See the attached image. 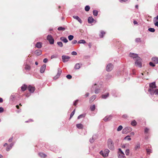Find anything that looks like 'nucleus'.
Instances as JSON below:
<instances>
[{
    "instance_id": "1",
    "label": "nucleus",
    "mask_w": 158,
    "mask_h": 158,
    "mask_svg": "<svg viewBox=\"0 0 158 158\" xmlns=\"http://www.w3.org/2000/svg\"><path fill=\"white\" fill-rule=\"evenodd\" d=\"M151 96V98L154 101L158 100V89H155L149 92Z\"/></svg>"
},
{
    "instance_id": "2",
    "label": "nucleus",
    "mask_w": 158,
    "mask_h": 158,
    "mask_svg": "<svg viewBox=\"0 0 158 158\" xmlns=\"http://www.w3.org/2000/svg\"><path fill=\"white\" fill-rule=\"evenodd\" d=\"M108 148L111 150H114V144L111 139H109L107 140Z\"/></svg>"
},
{
    "instance_id": "3",
    "label": "nucleus",
    "mask_w": 158,
    "mask_h": 158,
    "mask_svg": "<svg viewBox=\"0 0 158 158\" xmlns=\"http://www.w3.org/2000/svg\"><path fill=\"white\" fill-rule=\"evenodd\" d=\"M135 64L136 66L139 68H141L142 66L141 59L139 57H136V59L135 60Z\"/></svg>"
},
{
    "instance_id": "4",
    "label": "nucleus",
    "mask_w": 158,
    "mask_h": 158,
    "mask_svg": "<svg viewBox=\"0 0 158 158\" xmlns=\"http://www.w3.org/2000/svg\"><path fill=\"white\" fill-rule=\"evenodd\" d=\"M118 158H126L124 153L121 148H119L118 149Z\"/></svg>"
},
{
    "instance_id": "5",
    "label": "nucleus",
    "mask_w": 158,
    "mask_h": 158,
    "mask_svg": "<svg viewBox=\"0 0 158 158\" xmlns=\"http://www.w3.org/2000/svg\"><path fill=\"white\" fill-rule=\"evenodd\" d=\"M149 87L150 88L148 90V92L151 91V90L155 89L156 87V82H153L150 83L149 84Z\"/></svg>"
},
{
    "instance_id": "6",
    "label": "nucleus",
    "mask_w": 158,
    "mask_h": 158,
    "mask_svg": "<svg viewBox=\"0 0 158 158\" xmlns=\"http://www.w3.org/2000/svg\"><path fill=\"white\" fill-rule=\"evenodd\" d=\"M132 130L131 127H126L124 128L122 131L123 134H127L129 132L131 131Z\"/></svg>"
},
{
    "instance_id": "7",
    "label": "nucleus",
    "mask_w": 158,
    "mask_h": 158,
    "mask_svg": "<svg viewBox=\"0 0 158 158\" xmlns=\"http://www.w3.org/2000/svg\"><path fill=\"white\" fill-rule=\"evenodd\" d=\"M47 39L48 40L51 44H53L54 43V40L51 35H48L47 37Z\"/></svg>"
},
{
    "instance_id": "8",
    "label": "nucleus",
    "mask_w": 158,
    "mask_h": 158,
    "mask_svg": "<svg viewBox=\"0 0 158 158\" xmlns=\"http://www.w3.org/2000/svg\"><path fill=\"white\" fill-rule=\"evenodd\" d=\"M113 68V65L111 63H109L107 65L106 70L108 72H110L112 70Z\"/></svg>"
},
{
    "instance_id": "9",
    "label": "nucleus",
    "mask_w": 158,
    "mask_h": 158,
    "mask_svg": "<svg viewBox=\"0 0 158 158\" xmlns=\"http://www.w3.org/2000/svg\"><path fill=\"white\" fill-rule=\"evenodd\" d=\"M62 61L63 62H67L70 58V57L67 56L63 55L62 56Z\"/></svg>"
},
{
    "instance_id": "10",
    "label": "nucleus",
    "mask_w": 158,
    "mask_h": 158,
    "mask_svg": "<svg viewBox=\"0 0 158 158\" xmlns=\"http://www.w3.org/2000/svg\"><path fill=\"white\" fill-rule=\"evenodd\" d=\"M96 85V84H95L94 86H93V88H95V93L96 94H98L100 92V90L101 89V86L100 85V86H98V88L95 87V86Z\"/></svg>"
},
{
    "instance_id": "11",
    "label": "nucleus",
    "mask_w": 158,
    "mask_h": 158,
    "mask_svg": "<svg viewBox=\"0 0 158 158\" xmlns=\"http://www.w3.org/2000/svg\"><path fill=\"white\" fill-rule=\"evenodd\" d=\"M62 73V70L60 69H58V72L56 75L54 77V79L55 80L57 79L60 76Z\"/></svg>"
},
{
    "instance_id": "12",
    "label": "nucleus",
    "mask_w": 158,
    "mask_h": 158,
    "mask_svg": "<svg viewBox=\"0 0 158 158\" xmlns=\"http://www.w3.org/2000/svg\"><path fill=\"white\" fill-rule=\"evenodd\" d=\"M129 56L132 57L135 60H136V57H139L137 54L134 53H130L129 54Z\"/></svg>"
},
{
    "instance_id": "13",
    "label": "nucleus",
    "mask_w": 158,
    "mask_h": 158,
    "mask_svg": "<svg viewBox=\"0 0 158 158\" xmlns=\"http://www.w3.org/2000/svg\"><path fill=\"white\" fill-rule=\"evenodd\" d=\"M112 117V116L111 115L106 116L103 119V120L105 122H107L109 121L111 119Z\"/></svg>"
},
{
    "instance_id": "14",
    "label": "nucleus",
    "mask_w": 158,
    "mask_h": 158,
    "mask_svg": "<svg viewBox=\"0 0 158 158\" xmlns=\"http://www.w3.org/2000/svg\"><path fill=\"white\" fill-rule=\"evenodd\" d=\"M28 89L31 93H33L35 90L34 87H32L31 85H29L28 87Z\"/></svg>"
},
{
    "instance_id": "15",
    "label": "nucleus",
    "mask_w": 158,
    "mask_h": 158,
    "mask_svg": "<svg viewBox=\"0 0 158 158\" xmlns=\"http://www.w3.org/2000/svg\"><path fill=\"white\" fill-rule=\"evenodd\" d=\"M46 65L45 64H43L40 68V72L41 73H43L46 69Z\"/></svg>"
},
{
    "instance_id": "16",
    "label": "nucleus",
    "mask_w": 158,
    "mask_h": 158,
    "mask_svg": "<svg viewBox=\"0 0 158 158\" xmlns=\"http://www.w3.org/2000/svg\"><path fill=\"white\" fill-rule=\"evenodd\" d=\"M73 18L77 20L81 24L82 23V21L81 19L77 16H73Z\"/></svg>"
},
{
    "instance_id": "17",
    "label": "nucleus",
    "mask_w": 158,
    "mask_h": 158,
    "mask_svg": "<svg viewBox=\"0 0 158 158\" xmlns=\"http://www.w3.org/2000/svg\"><path fill=\"white\" fill-rule=\"evenodd\" d=\"M94 19L92 16L89 17L88 19V22L89 23H91L94 22Z\"/></svg>"
},
{
    "instance_id": "18",
    "label": "nucleus",
    "mask_w": 158,
    "mask_h": 158,
    "mask_svg": "<svg viewBox=\"0 0 158 158\" xmlns=\"http://www.w3.org/2000/svg\"><path fill=\"white\" fill-rule=\"evenodd\" d=\"M96 98V96L95 95H94L92 96L89 98V102L90 103L92 102Z\"/></svg>"
},
{
    "instance_id": "19",
    "label": "nucleus",
    "mask_w": 158,
    "mask_h": 158,
    "mask_svg": "<svg viewBox=\"0 0 158 158\" xmlns=\"http://www.w3.org/2000/svg\"><path fill=\"white\" fill-rule=\"evenodd\" d=\"M152 60L155 62V63L158 64V58L156 57H154L152 58Z\"/></svg>"
},
{
    "instance_id": "20",
    "label": "nucleus",
    "mask_w": 158,
    "mask_h": 158,
    "mask_svg": "<svg viewBox=\"0 0 158 158\" xmlns=\"http://www.w3.org/2000/svg\"><path fill=\"white\" fill-rule=\"evenodd\" d=\"M110 152V151L107 149H106L104 151V153L105 154L104 156H107L108 155V154Z\"/></svg>"
},
{
    "instance_id": "21",
    "label": "nucleus",
    "mask_w": 158,
    "mask_h": 158,
    "mask_svg": "<svg viewBox=\"0 0 158 158\" xmlns=\"http://www.w3.org/2000/svg\"><path fill=\"white\" fill-rule=\"evenodd\" d=\"M35 47L38 48H40L42 47V43L41 42H37L35 45Z\"/></svg>"
},
{
    "instance_id": "22",
    "label": "nucleus",
    "mask_w": 158,
    "mask_h": 158,
    "mask_svg": "<svg viewBox=\"0 0 158 158\" xmlns=\"http://www.w3.org/2000/svg\"><path fill=\"white\" fill-rule=\"evenodd\" d=\"M109 96V93H107L105 94H103L102 96V98L103 99H106L107 97H108Z\"/></svg>"
},
{
    "instance_id": "23",
    "label": "nucleus",
    "mask_w": 158,
    "mask_h": 158,
    "mask_svg": "<svg viewBox=\"0 0 158 158\" xmlns=\"http://www.w3.org/2000/svg\"><path fill=\"white\" fill-rule=\"evenodd\" d=\"M60 40L64 43H66L68 42V40L67 38L64 37H61L60 38Z\"/></svg>"
},
{
    "instance_id": "24",
    "label": "nucleus",
    "mask_w": 158,
    "mask_h": 158,
    "mask_svg": "<svg viewBox=\"0 0 158 158\" xmlns=\"http://www.w3.org/2000/svg\"><path fill=\"white\" fill-rule=\"evenodd\" d=\"M42 51L40 50H38L35 51V54L37 56H39L41 55Z\"/></svg>"
},
{
    "instance_id": "25",
    "label": "nucleus",
    "mask_w": 158,
    "mask_h": 158,
    "mask_svg": "<svg viewBox=\"0 0 158 158\" xmlns=\"http://www.w3.org/2000/svg\"><path fill=\"white\" fill-rule=\"evenodd\" d=\"M76 127L79 129H82L83 128V125L81 123L77 124Z\"/></svg>"
},
{
    "instance_id": "26",
    "label": "nucleus",
    "mask_w": 158,
    "mask_h": 158,
    "mask_svg": "<svg viewBox=\"0 0 158 158\" xmlns=\"http://www.w3.org/2000/svg\"><path fill=\"white\" fill-rule=\"evenodd\" d=\"M80 65H81V64H80L79 63L76 64L75 65L74 68L76 69H79L80 68Z\"/></svg>"
},
{
    "instance_id": "27",
    "label": "nucleus",
    "mask_w": 158,
    "mask_h": 158,
    "mask_svg": "<svg viewBox=\"0 0 158 158\" xmlns=\"http://www.w3.org/2000/svg\"><path fill=\"white\" fill-rule=\"evenodd\" d=\"M27 88V86L25 85H23L21 87L22 90L23 91H25Z\"/></svg>"
},
{
    "instance_id": "28",
    "label": "nucleus",
    "mask_w": 158,
    "mask_h": 158,
    "mask_svg": "<svg viewBox=\"0 0 158 158\" xmlns=\"http://www.w3.org/2000/svg\"><path fill=\"white\" fill-rule=\"evenodd\" d=\"M137 124V122L135 120L132 121L131 122V124L133 126H135Z\"/></svg>"
},
{
    "instance_id": "29",
    "label": "nucleus",
    "mask_w": 158,
    "mask_h": 158,
    "mask_svg": "<svg viewBox=\"0 0 158 158\" xmlns=\"http://www.w3.org/2000/svg\"><path fill=\"white\" fill-rule=\"evenodd\" d=\"M93 15L96 16L98 15V11L96 10H94L93 11Z\"/></svg>"
},
{
    "instance_id": "30",
    "label": "nucleus",
    "mask_w": 158,
    "mask_h": 158,
    "mask_svg": "<svg viewBox=\"0 0 158 158\" xmlns=\"http://www.w3.org/2000/svg\"><path fill=\"white\" fill-rule=\"evenodd\" d=\"M95 109V106L94 105H92L90 107V109L91 111H94Z\"/></svg>"
},
{
    "instance_id": "31",
    "label": "nucleus",
    "mask_w": 158,
    "mask_h": 158,
    "mask_svg": "<svg viewBox=\"0 0 158 158\" xmlns=\"http://www.w3.org/2000/svg\"><path fill=\"white\" fill-rule=\"evenodd\" d=\"M39 155L42 157H45L46 155L43 153L40 152L39 153Z\"/></svg>"
},
{
    "instance_id": "32",
    "label": "nucleus",
    "mask_w": 158,
    "mask_h": 158,
    "mask_svg": "<svg viewBox=\"0 0 158 158\" xmlns=\"http://www.w3.org/2000/svg\"><path fill=\"white\" fill-rule=\"evenodd\" d=\"M140 148V144L139 143H137L135 148V150H137V149L139 148Z\"/></svg>"
},
{
    "instance_id": "33",
    "label": "nucleus",
    "mask_w": 158,
    "mask_h": 158,
    "mask_svg": "<svg viewBox=\"0 0 158 158\" xmlns=\"http://www.w3.org/2000/svg\"><path fill=\"white\" fill-rule=\"evenodd\" d=\"M85 43H86L85 41L84 40H80L78 42V44H84Z\"/></svg>"
},
{
    "instance_id": "34",
    "label": "nucleus",
    "mask_w": 158,
    "mask_h": 158,
    "mask_svg": "<svg viewBox=\"0 0 158 158\" xmlns=\"http://www.w3.org/2000/svg\"><path fill=\"white\" fill-rule=\"evenodd\" d=\"M94 136H93L92 137V139H89V142L91 143H93L94 142L95 140V138H94Z\"/></svg>"
},
{
    "instance_id": "35",
    "label": "nucleus",
    "mask_w": 158,
    "mask_h": 158,
    "mask_svg": "<svg viewBox=\"0 0 158 158\" xmlns=\"http://www.w3.org/2000/svg\"><path fill=\"white\" fill-rule=\"evenodd\" d=\"M105 34V32L103 31H101V34L100 35V36L101 38H102L103 36V35Z\"/></svg>"
},
{
    "instance_id": "36",
    "label": "nucleus",
    "mask_w": 158,
    "mask_h": 158,
    "mask_svg": "<svg viewBox=\"0 0 158 158\" xmlns=\"http://www.w3.org/2000/svg\"><path fill=\"white\" fill-rule=\"evenodd\" d=\"M31 69V66L30 65H29L27 64L26 65L25 67V69L27 70H29Z\"/></svg>"
},
{
    "instance_id": "37",
    "label": "nucleus",
    "mask_w": 158,
    "mask_h": 158,
    "mask_svg": "<svg viewBox=\"0 0 158 158\" xmlns=\"http://www.w3.org/2000/svg\"><path fill=\"white\" fill-rule=\"evenodd\" d=\"M85 116V115L84 114H81L79 115L77 117L78 119H80L81 118H84Z\"/></svg>"
},
{
    "instance_id": "38",
    "label": "nucleus",
    "mask_w": 158,
    "mask_h": 158,
    "mask_svg": "<svg viewBox=\"0 0 158 158\" xmlns=\"http://www.w3.org/2000/svg\"><path fill=\"white\" fill-rule=\"evenodd\" d=\"M90 8V6H89L87 5V6H85V10L86 11H88L89 10Z\"/></svg>"
},
{
    "instance_id": "39",
    "label": "nucleus",
    "mask_w": 158,
    "mask_h": 158,
    "mask_svg": "<svg viewBox=\"0 0 158 158\" xmlns=\"http://www.w3.org/2000/svg\"><path fill=\"white\" fill-rule=\"evenodd\" d=\"M130 137V136L127 135L124 138V139L125 140H127L128 141H130L131 140V138L129 137Z\"/></svg>"
},
{
    "instance_id": "40",
    "label": "nucleus",
    "mask_w": 158,
    "mask_h": 158,
    "mask_svg": "<svg viewBox=\"0 0 158 158\" xmlns=\"http://www.w3.org/2000/svg\"><path fill=\"white\" fill-rule=\"evenodd\" d=\"M73 37L74 36L73 35H70L68 36V38L69 40L71 41L73 39Z\"/></svg>"
},
{
    "instance_id": "41",
    "label": "nucleus",
    "mask_w": 158,
    "mask_h": 158,
    "mask_svg": "<svg viewBox=\"0 0 158 158\" xmlns=\"http://www.w3.org/2000/svg\"><path fill=\"white\" fill-rule=\"evenodd\" d=\"M148 30L151 32H155V30L154 28H148Z\"/></svg>"
},
{
    "instance_id": "42",
    "label": "nucleus",
    "mask_w": 158,
    "mask_h": 158,
    "mask_svg": "<svg viewBox=\"0 0 158 158\" xmlns=\"http://www.w3.org/2000/svg\"><path fill=\"white\" fill-rule=\"evenodd\" d=\"M57 29L59 31H64L65 30V28L64 27H60L58 28Z\"/></svg>"
},
{
    "instance_id": "43",
    "label": "nucleus",
    "mask_w": 158,
    "mask_h": 158,
    "mask_svg": "<svg viewBox=\"0 0 158 158\" xmlns=\"http://www.w3.org/2000/svg\"><path fill=\"white\" fill-rule=\"evenodd\" d=\"M123 127L121 125L119 126L117 129V131H120L123 129Z\"/></svg>"
},
{
    "instance_id": "44",
    "label": "nucleus",
    "mask_w": 158,
    "mask_h": 158,
    "mask_svg": "<svg viewBox=\"0 0 158 158\" xmlns=\"http://www.w3.org/2000/svg\"><path fill=\"white\" fill-rule=\"evenodd\" d=\"M75 110H74L71 114H70V118H69V119H70L72 118V117L73 116V115H74V113H75Z\"/></svg>"
},
{
    "instance_id": "45",
    "label": "nucleus",
    "mask_w": 158,
    "mask_h": 158,
    "mask_svg": "<svg viewBox=\"0 0 158 158\" xmlns=\"http://www.w3.org/2000/svg\"><path fill=\"white\" fill-rule=\"evenodd\" d=\"M58 45L60 47H63V45L62 42H58L57 43Z\"/></svg>"
},
{
    "instance_id": "46",
    "label": "nucleus",
    "mask_w": 158,
    "mask_h": 158,
    "mask_svg": "<svg viewBox=\"0 0 158 158\" xmlns=\"http://www.w3.org/2000/svg\"><path fill=\"white\" fill-rule=\"evenodd\" d=\"M125 154L127 156H128L129 154V149H127L125 151Z\"/></svg>"
},
{
    "instance_id": "47",
    "label": "nucleus",
    "mask_w": 158,
    "mask_h": 158,
    "mask_svg": "<svg viewBox=\"0 0 158 158\" xmlns=\"http://www.w3.org/2000/svg\"><path fill=\"white\" fill-rule=\"evenodd\" d=\"M147 153L148 154H149L151 152V149H146Z\"/></svg>"
},
{
    "instance_id": "48",
    "label": "nucleus",
    "mask_w": 158,
    "mask_h": 158,
    "mask_svg": "<svg viewBox=\"0 0 158 158\" xmlns=\"http://www.w3.org/2000/svg\"><path fill=\"white\" fill-rule=\"evenodd\" d=\"M149 130V129L148 128H146L144 130L145 133V134L147 133L148 132Z\"/></svg>"
},
{
    "instance_id": "49",
    "label": "nucleus",
    "mask_w": 158,
    "mask_h": 158,
    "mask_svg": "<svg viewBox=\"0 0 158 158\" xmlns=\"http://www.w3.org/2000/svg\"><path fill=\"white\" fill-rule=\"evenodd\" d=\"M66 77L67 78L69 79H71L72 77V76L70 74L67 75Z\"/></svg>"
},
{
    "instance_id": "50",
    "label": "nucleus",
    "mask_w": 158,
    "mask_h": 158,
    "mask_svg": "<svg viewBox=\"0 0 158 158\" xmlns=\"http://www.w3.org/2000/svg\"><path fill=\"white\" fill-rule=\"evenodd\" d=\"M135 41L136 42H141V40L139 38H137L135 39Z\"/></svg>"
},
{
    "instance_id": "51",
    "label": "nucleus",
    "mask_w": 158,
    "mask_h": 158,
    "mask_svg": "<svg viewBox=\"0 0 158 158\" xmlns=\"http://www.w3.org/2000/svg\"><path fill=\"white\" fill-rule=\"evenodd\" d=\"M158 19V15H157L156 17H155L153 19V22H155Z\"/></svg>"
},
{
    "instance_id": "52",
    "label": "nucleus",
    "mask_w": 158,
    "mask_h": 158,
    "mask_svg": "<svg viewBox=\"0 0 158 158\" xmlns=\"http://www.w3.org/2000/svg\"><path fill=\"white\" fill-rule=\"evenodd\" d=\"M78 101V100H75L73 102V105L74 106H76L77 104V102Z\"/></svg>"
},
{
    "instance_id": "53",
    "label": "nucleus",
    "mask_w": 158,
    "mask_h": 158,
    "mask_svg": "<svg viewBox=\"0 0 158 158\" xmlns=\"http://www.w3.org/2000/svg\"><path fill=\"white\" fill-rule=\"evenodd\" d=\"M11 149V148L9 146H8L6 148V151H9Z\"/></svg>"
},
{
    "instance_id": "54",
    "label": "nucleus",
    "mask_w": 158,
    "mask_h": 158,
    "mask_svg": "<svg viewBox=\"0 0 158 158\" xmlns=\"http://www.w3.org/2000/svg\"><path fill=\"white\" fill-rule=\"evenodd\" d=\"M13 137L12 136L8 140V141L9 142H11L12 141L13 139Z\"/></svg>"
},
{
    "instance_id": "55",
    "label": "nucleus",
    "mask_w": 158,
    "mask_h": 158,
    "mask_svg": "<svg viewBox=\"0 0 158 158\" xmlns=\"http://www.w3.org/2000/svg\"><path fill=\"white\" fill-rule=\"evenodd\" d=\"M71 54L73 55H77V53L75 51H73L72 52Z\"/></svg>"
},
{
    "instance_id": "56",
    "label": "nucleus",
    "mask_w": 158,
    "mask_h": 158,
    "mask_svg": "<svg viewBox=\"0 0 158 158\" xmlns=\"http://www.w3.org/2000/svg\"><path fill=\"white\" fill-rule=\"evenodd\" d=\"M100 154L101 155H102L103 157H105L106 156H104L105 154L102 151H101L100 152Z\"/></svg>"
},
{
    "instance_id": "57",
    "label": "nucleus",
    "mask_w": 158,
    "mask_h": 158,
    "mask_svg": "<svg viewBox=\"0 0 158 158\" xmlns=\"http://www.w3.org/2000/svg\"><path fill=\"white\" fill-rule=\"evenodd\" d=\"M149 64L152 67H154L155 66V65L152 62H150Z\"/></svg>"
},
{
    "instance_id": "58",
    "label": "nucleus",
    "mask_w": 158,
    "mask_h": 158,
    "mask_svg": "<svg viewBox=\"0 0 158 158\" xmlns=\"http://www.w3.org/2000/svg\"><path fill=\"white\" fill-rule=\"evenodd\" d=\"M154 24L155 25L158 27V21H156L155 22H154Z\"/></svg>"
},
{
    "instance_id": "59",
    "label": "nucleus",
    "mask_w": 158,
    "mask_h": 158,
    "mask_svg": "<svg viewBox=\"0 0 158 158\" xmlns=\"http://www.w3.org/2000/svg\"><path fill=\"white\" fill-rule=\"evenodd\" d=\"M77 40H73L72 41V43L73 44H75L77 43Z\"/></svg>"
},
{
    "instance_id": "60",
    "label": "nucleus",
    "mask_w": 158,
    "mask_h": 158,
    "mask_svg": "<svg viewBox=\"0 0 158 158\" xmlns=\"http://www.w3.org/2000/svg\"><path fill=\"white\" fill-rule=\"evenodd\" d=\"M4 111L3 108L2 107H0V113Z\"/></svg>"
},
{
    "instance_id": "61",
    "label": "nucleus",
    "mask_w": 158,
    "mask_h": 158,
    "mask_svg": "<svg viewBox=\"0 0 158 158\" xmlns=\"http://www.w3.org/2000/svg\"><path fill=\"white\" fill-rule=\"evenodd\" d=\"M48 61V60L47 58H44L43 60V62L44 63H46Z\"/></svg>"
},
{
    "instance_id": "62",
    "label": "nucleus",
    "mask_w": 158,
    "mask_h": 158,
    "mask_svg": "<svg viewBox=\"0 0 158 158\" xmlns=\"http://www.w3.org/2000/svg\"><path fill=\"white\" fill-rule=\"evenodd\" d=\"M14 145V143H10L9 145L10 147L11 148Z\"/></svg>"
},
{
    "instance_id": "63",
    "label": "nucleus",
    "mask_w": 158,
    "mask_h": 158,
    "mask_svg": "<svg viewBox=\"0 0 158 158\" xmlns=\"http://www.w3.org/2000/svg\"><path fill=\"white\" fill-rule=\"evenodd\" d=\"M119 2H125L127 1V0H119Z\"/></svg>"
},
{
    "instance_id": "64",
    "label": "nucleus",
    "mask_w": 158,
    "mask_h": 158,
    "mask_svg": "<svg viewBox=\"0 0 158 158\" xmlns=\"http://www.w3.org/2000/svg\"><path fill=\"white\" fill-rule=\"evenodd\" d=\"M89 93H87L85 95V96L86 97H88L89 96Z\"/></svg>"
}]
</instances>
